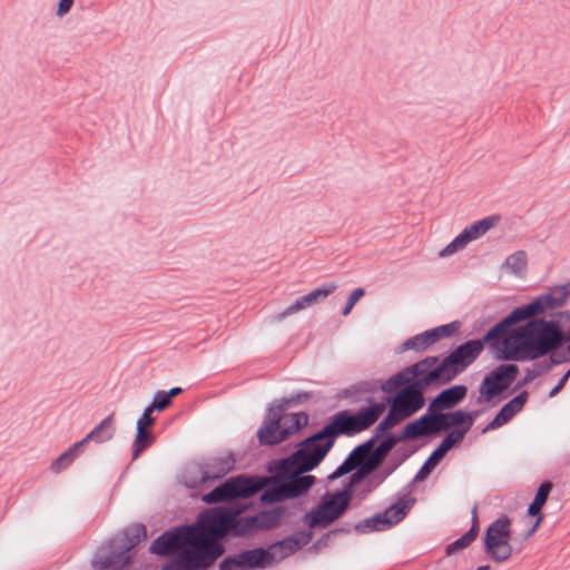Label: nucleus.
Segmentation results:
<instances>
[{
    "label": "nucleus",
    "mask_w": 570,
    "mask_h": 570,
    "mask_svg": "<svg viewBox=\"0 0 570 570\" xmlns=\"http://www.w3.org/2000/svg\"><path fill=\"white\" fill-rule=\"evenodd\" d=\"M521 338L505 315L481 337L466 340L439 355L425 358H431L430 365L449 384L481 355L485 346L501 362H532L542 357L543 352L531 350L530 344Z\"/></svg>",
    "instance_id": "nucleus-1"
},
{
    "label": "nucleus",
    "mask_w": 570,
    "mask_h": 570,
    "mask_svg": "<svg viewBox=\"0 0 570 570\" xmlns=\"http://www.w3.org/2000/svg\"><path fill=\"white\" fill-rule=\"evenodd\" d=\"M236 469V458L233 452L224 458L202 462L186 469L183 484L190 490L193 499L200 498L206 504H217L240 493L249 482V475L240 473L224 479Z\"/></svg>",
    "instance_id": "nucleus-2"
},
{
    "label": "nucleus",
    "mask_w": 570,
    "mask_h": 570,
    "mask_svg": "<svg viewBox=\"0 0 570 570\" xmlns=\"http://www.w3.org/2000/svg\"><path fill=\"white\" fill-rule=\"evenodd\" d=\"M431 358H421L404 366L381 383L385 402H392L407 417L413 416L429 403L425 393L446 385L430 365Z\"/></svg>",
    "instance_id": "nucleus-3"
},
{
    "label": "nucleus",
    "mask_w": 570,
    "mask_h": 570,
    "mask_svg": "<svg viewBox=\"0 0 570 570\" xmlns=\"http://www.w3.org/2000/svg\"><path fill=\"white\" fill-rule=\"evenodd\" d=\"M570 298V279L563 284H556L547 292L533 297L530 302L514 306L507 316L514 326L521 340L532 344H540L552 331L539 325L538 321H547L538 317L549 311L564 306Z\"/></svg>",
    "instance_id": "nucleus-4"
},
{
    "label": "nucleus",
    "mask_w": 570,
    "mask_h": 570,
    "mask_svg": "<svg viewBox=\"0 0 570 570\" xmlns=\"http://www.w3.org/2000/svg\"><path fill=\"white\" fill-rule=\"evenodd\" d=\"M335 442V436L324 422L321 429L297 442L288 444V446L295 449L294 453L279 459H272L267 463L276 470L292 472L299 476L311 475L309 472L318 468L325 460Z\"/></svg>",
    "instance_id": "nucleus-5"
},
{
    "label": "nucleus",
    "mask_w": 570,
    "mask_h": 570,
    "mask_svg": "<svg viewBox=\"0 0 570 570\" xmlns=\"http://www.w3.org/2000/svg\"><path fill=\"white\" fill-rule=\"evenodd\" d=\"M148 539L147 527L135 523L125 528L121 538H111L104 553L97 552L91 560L95 570H127L136 557L138 547Z\"/></svg>",
    "instance_id": "nucleus-6"
},
{
    "label": "nucleus",
    "mask_w": 570,
    "mask_h": 570,
    "mask_svg": "<svg viewBox=\"0 0 570 570\" xmlns=\"http://www.w3.org/2000/svg\"><path fill=\"white\" fill-rule=\"evenodd\" d=\"M265 470L269 479L258 495L257 513L266 531L282 527L293 515L287 507V499L294 497L286 483L278 480L277 470L266 463Z\"/></svg>",
    "instance_id": "nucleus-7"
},
{
    "label": "nucleus",
    "mask_w": 570,
    "mask_h": 570,
    "mask_svg": "<svg viewBox=\"0 0 570 570\" xmlns=\"http://www.w3.org/2000/svg\"><path fill=\"white\" fill-rule=\"evenodd\" d=\"M306 411L281 414L273 404H268L262 425L256 432L261 446L274 448L302 433L309 425Z\"/></svg>",
    "instance_id": "nucleus-8"
},
{
    "label": "nucleus",
    "mask_w": 570,
    "mask_h": 570,
    "mask_svg": "<svg viewBox=\"0 0 570 570\" xmlns=\"http://www.w3.org/2000/svg\"><path fill=\"white\" fill-rule=\"evenodd\" d=\"M215 540L214 537H207L196 540L193 544L187 546L188 530L184 524H176L164 530L155 538L148 548V552L158 558H174L171 561L178 562L181 558L197 547H204L208 541Z\"/></svg>",
    "instance_id": "nucleus-9"
},
{
    "label": "nucleus",
    "mask_w": 570,
    "mask_h": 570,
    "mask_svg": "<svg viewBox=\"0 0 570 570\" xmlns=\"http://www.w3.org/2000/svg\"><path fill=\"white\" fill-rule=\"evenodd\" d=\"M395 497L396 501L390 503L382 511L356 522L353 525L354 531L358 534L382 532L402 522L416 503V498L402 492H397Z\"/></svg>",
    "instance_id": "nucleus-10"
},
{
    "label": "nucleus",
    "mask_w": 570,
    "mask_h": 570,
    "mask_svg": "<svg viewBox=\"0 0 570 570\" xmlns=\"http://www.w3.org/2000/svg\"><path fill=\"white\" fill-rule=\"evenodd\" d=\"M520 373L519 366L514 363L502 362L490 372L484 374L479 386L476 403L497 405L507 395V390L514 383Z\"/></svg>",
    "instance_id": "nucleus-11"
},
{
    "label": "nucleus",
    "mask_w": 570,
    "mask_h": 570,
    "mask_svg": "<svg viewBox=\"0 0 570 570\" xmlns=\"http://www.w3.org/2000/svg\"><path fill=\"white\" fill-rule=\"evenodd\" d=\"M224 552L225 546L222 542L210 540L204 547L190 550L178 562L164 561L160 570H209Z\"/></svg>",
    "instance_id": "nucleus-12"
},
{
    "label": "nucleus",
    "mask_w": 570,
    "mask_h": 570,
    "mask_svg": "<svg viewBox=\"0 0 570 570\" xmlns=\"http://www.w3.org/2000/svg\"><path fill=\"white\" fill-rule=\"evenodd\" d=\"M313 540V532L309 530H295L291 534L282 539L263 546L265 563L268 568H273L279 561L294 556L296 552L305 548Z\"/></svg>",
    "instance_id": "nucleus-13"
},
{
    "label": "nucleus",
    "mask_w": 570,
    "mask_h": 570,
    "mask_svg": "<svg viewBox=\"0 0 570 570\" xmlns=\"http://www.w3.org/2000/svg\"><path fill=\"white\" fill-rule=\"evenodd\" d=\"M453 410H444L435 407L431 411L428 404L426 411L420 416L412 420L416 440H432L440 436L443 431L450 430Z\"/></svg>",
    "instance_id": "nucleus-14"
},
{
    "label": "nucleus",
    "mask_w": 570,
    "mask_h": 570,
    "mask_svg": "<svg viewBox=\"0 0 570 570\" xmlns=\"http://www.w3.org/2000/svg\"><path fill=\"white\" fill-rule=\"evenodd\" d=\"M539 325L552 331L549 337H546L540 344L532 342L531 350H537L546 356L549 348L547 347H562L570 338V309L552 312L549 321H538Z\"/></svg>",
    "instance_id": "nucleus-15"
},
{
    "label": "nucleus",
    "mask_w": 570,
    "mask_h": 570,
    "mask_svg": "<svg viewBox=\"0 0 570 570\" xmlns=\"http://www.w3.org/2000/svg\"><path fill=\"white\" fill-rule=\"evenodd\" d=\"M263 546L249 549H240L237 552L226 554L218 562V570H264L267 569L263 556Z\"/></svg>",
    "instance_id": "nucleus-16"
},
{
    "label": "nucleus",
    "mask_w": 570,
    "mask_h": 570,
    "mask_svg": "<svg viewBox=\"0 0 570 570\" xmlns=\"http://www.w3.org/2000/svg\"><path fill=\"white\" fill-rule=\"evenodd\" d=\"M278 480L281 483H286L288 488L294 491V497L287 499V507L289 511H305L306 498L313 487L317 483L315 475H296L292 472H284L277 470Z\"/></svg>",
    "instance_id": "nucleus-17"
},
{
    "label": "nucleus",
    "mask_w": 570,
    "mask_h": 570,
    "mask_svg": "<svg viewBox=\"0 0 570 570\" xmlns=\"http://www.w3.org/2000/svg\"><path fill=\"white\" fill-rule=\"evenodd\" d=\"M507 539H512V519L507 513H500L482 532V550L485 556L494 552Z\"/></svg>",
    "instance_id": "nucleus-18"
},
{
    "label": "nucleus",
    "mask_w": 570,
    "mask_h": 570,
    "mask_svg": "<svg viewBox=\"0 0 570 570\" xmlns=\"http://www.w3.org/2000/svg\"><path fill=\"white\" fill-rule=\"evenodd\" d=\"M372 434L376 440L375 451L377 456H383L394 449L401 442L416 440L412 421L405 423L399 432L376 424Z\"/></svg>",
    "instance_id": "nucleus-19"
},
{
    "label": "nucleus",
    "mask_w": 570,
    "mask_h": 570,
    "mask_svg": "<svg viewBox=\"0 0 570 570\" xmlns=\"http://www.w3.org/2000/svg\"><path fill=\"white\" fill-rule=\"evenodd\" d=\"M325 424L336 440L340 436L351 438L366 431L354 409H343L335 412L326 419Z\"/></svg>",
    "instance_id": "nucleus-20"
},
{
    "label": "nucleus",
    "mask_w": 570,
    "mask_h": 570,
    "mask_svg": "<svg viewBox=\"0 0 570 570\" xmlns=\"http://www.w3.org/2000/svg\"><path fill=\"white\" fill-rule=\"evenodd\" d=\"M529 400V392L527 390L520 391L507 403H504L481 430V434L500 429L508 424L512 419L520 413Z\"/></svg>",
    "instance_id": "nucleus-21"
},
{
    "label": "nucleus",
    "mask_w": 570,
    "mask_h": 570,
    "mask_svg": "<svg viewBox=\"0 0 570 570\" xmlns=\"http://www.w3.org/2000/svg\"><path fill=\"white\" fill-rule=\"evenodd\" d=\"M337 288L334 282L322 284L308 293L298 296L292 304H289L283 312L275 315L276 321H283L287 316L297 313L306 307H309L318 302L324 301Z\"/></svg>",
    "instance_id": "nucleus-22"
},
{
    "label": "nucleus",
    "mask_w": 570,
    "mask_h": 570,
    "mask_svg": "<svg viewBox=\"0 0 570 570\" xmlns=\"http://www.w3.org/2000/svg\"><path fill=\"white\" fill-rule=\"evenodd\" d=\"M227 524L235 538L248 539L261 531H266L256 510L252 514L232 515Z\"/></svg>",
    "instance_id": "nucleus-23"
},
{
    "label": "nucleus",
    "mask_w": 570,
    "mask_h": 570,
    "mask_svg": "<svg viewBox=\"0 0 570 570\" xmlns=\"http://www.w3.org/2000/svg\"><path fill=\"white\" fill-rule=\"evenodd\" d=\"M468 394V387L464 384H454L441 390L436 395L429 397L431 411L435 407L452 410L460 404Z\"/></svg>",
    "instance_id": "nucleus-24"
},
{
    "label": "nucleus",
    "mask_w": 570,
    "mask_h": 570,
    "mask_svg": "<svg viewBox=\"0 0 570 570\" xmlns=\"http://www.w3.org/2000/svg\"><path fill=\"white\" fill-rule=\"evenodd\" d=\"M383 380H366L360 381L355 384H351L347 387L338 390L334 394V399L337 401L348 400L350 404H355L364 401L363 394L375 393L377 389L381 390V383Z\"/></svg>",
    "instance_id": "nucleus-25"
},
{
    "label": "nucleus",
    "mask_w": 570,
    "mask_h": 570,
    "mask_svg": "<svg viewBox=\"0 0 570 570\" xmlns=\"http://www.w3.org/2000/svg\"><path fill=\"white\" fill-rule=\"evenodd\" d=\"M301 520L304 525L303 530H309L313 532V535L315 530H323L335 522V519L325 510V507L320 501L305 511Z\"/></svg>",
    "instance_id": "nucleus-26"
},
{
    "label": "nucleus",
    "mask_w": 570,
    "mask_h": 570,
    "mask_svg": "<svg viewBox=\"0 0 570 570\" xmlns=\"http://www.w3.org/2000/svg\"><path fill=\"white\" fill-rule=\"evenodd\" d=\"M320 502L335 521L341 519L352 508L348 497L338 489H334L333 491L326 490L321 497Z\"/></svg>",
    "instance_id": "nucleus-27"
},
{
    "label": "nucleus",
    "mask_w": 570,
    "mask_h": 570,
    "mask_svg": "<svg viewBox=\"0 0 570 570\" xmlns=\"http://www.w3.org/2000/svg\"><path fill=\"white\" fill-rule=\"evenodd\" d=\"M364 402L365 403L358 409H355L354 412L365 429L368 430L383 414L384 403L377 401L373 395L365 396Z\"/></svg>",
    "instance_id": "nucleus-28"
},
{
    "label": "nucleus",
    "mask_w": 570,
    "mask_h": 570,
    "mask_svg": "<svg viewBox=\"0 0 570 570\" xmlns=\"http://www.w3.org/2000/svg\"><path fill=\"white\" fill-rule=\"evenodd\" d=\"M116 433L115 425V413L107 415L102 419L97 425L94 426L83 438L82 440L88 445L90 442H95L97 444H102L105 442L110 441Z\"/></svg>",
    "instance_id": "nucleus-29"
},
{
    "label": "nucleus",
    "mask_w": 570,
    "mask_h": 570,
    "mask_svg": "<svg viewBox=\"0 0 570 570\" xmlns=\"http://www.w3.org/2000/svg\"><path fill=\"white\" fill-rule=\"evenodd\" d=\"M501 220L500 214H492L481 219L474 220L462 229L469 243L481 238L489 230L494 228Z\"/></svg>",
    "instance_id": "nucleus-30"
},
{
    "label": "nucleus",
    "mask_w": 570,
    "mask_h": 570,
    "mask_svg": "<svg viewBox=\"0 0 570 570\" xmlns=\"http://www.w3.org/2000/svg\"><path fill=\"white\" fill-rule=\"evenodd\" d=\"M87 444L81 439L72 443L69 448L62 451L50 464V470L53 473H60L62 470L70 466L73 461L79 458L86 450Z\"/></svg>",
    "instance_id": "nucleus-31"
},
{
    "label": "nucleus",
    "mask_w": 570,
    "mask_h": 570,
    "mask_svg": "<svg viewBox=\"0 0 570 570\" xmlns=\"http://www.w3.org/2000/svg\"><path fill=\"white\" fill-rule=\"evenodd\" d=\"M315 393L313 391L296 390L289 396L273 400L271 404L275 406V410H278L279 416L281 414H285L287 409L298 406L311 401Z\"/></svg>",
    "instance_id": "nucleus-32"
},
{
    "label": "nucleus",
    "mask_w": 570,
    "mask_h": 570,
    "mask_svg": "<svg viewBox=\"0 0 570 570\" xmlns=\"http://www.w3.org/2000/svg\"><path fill=\"white\" fill-rule=\"evenodd\" d=\"M382 456H377L373 462L365 468L363 479L370 482L372 488L381 485L392 473L385 464H383Z\"/></svg>",
    "instance_id": "nucleus-33"
},
{
    "label": "nucleus",
    "mask_w": 570,
    "mask_h": 570,
    "mask_svg": "<svg viewBox=\"0 0 570 570\" xmlns=\"http://www.w3.org/2000/svg\"><path fill=\"white\" fill-rule=\"evenodd\" d=\"M553 367L556 366L549 356L547 360L535 363L532 368H525L524 375L515 383L513 391L521 390L524 385L532 383L538 376L549 373Z\"/></svg>",
    "instance_id": "nucleus-34"
},
{
    "label": "nucleus",
    "mask_w": 570,
    "mask_h": 570,
    "mask_svg": "<svg viewBox=\"0 0 570 570\" xmlns=\"http://www.w3.org/2000/svg\"><path fill=\"white\" fill-rule=\"evenodd\" d=\"M419 444H407L399 446L387 459L385 465L393 474L405 461L420 450Z\"/></svg>",
    "instance_id": "nucleus-35"
},
{
    "label": "nucleus",
    "mask_w": 570,
    "mask_h": 570,
    "mask_svg": "<svg viewBox=\"0 0 570 570\" xmlns=\"http://www.w3.org/2000/svg\"><path fill=\"white\" fill-rule=\"evenodd\" d=\"M156 441V436L145 428H136L131 443V460H137Z\"/></svg>",
    "instance_id": "nucleus-36"
},
{
    "label": "nucleus",
    "mask_w": 570,
    "mask_h": 570,
    "mask_svg": "<svg viewBox=\"0 0 570 570\" xmlns=\"http://www.w3.org/2000/svg\"><path fill=\"white\" fill-rule=\"evenodd\" d=\"M445 456L446 453L436 444V446L432 450V452L419 468L417 479L422 476L428 479Z\"/></svg>",
    "instance_id": "nucleus-37"
},
{
    "label": "nucleus",
    "mask_w": 570,
    "mask_h": 570,
    "mask_svg": "<svg viewBox=\"0 0 570 570\" xmlns=\"http://www.w3.org/2000/svg\"><path fill=\"white\" fill-rule=\"evenodd\" d=\"M461 325V322L455 320L450 323L429 328L433 344L440 342L441 340L456 336L460 333Z\"/></svg>",
    "instance_id": "nucleus-38"
},
{
    "label": "nucleus",
    "mask_w": 570,
    "mask_h": 570,
    "mask_svg": "<svg viewBox=\"0 0 570 570\" xmlns=\"http://www.w3.org/2000/svg\"><path fill=\"white\" fill-rule=\"evenodd\" d=\"M383 403H384V406L387 405L389 409H387L386 413L382 416L381 421L377 424L393 430L394 426L399 425L401 422H403V421L409 419L392 402H385L384 401Z\"/></svg>",
    "instance_id": "nucleus-39"
},
{
    "label": "nucleus",
    "mask_w": 570,
    "mask_h": 570,
    "mask_svg": "<svg viewBox=\"0 0 570 570\" xmlns=\"http://www.w3.org/2000/svg\"><path fill=\"white\" fill-rule=\"evenodd\" d=\"M504 265L514 274L521 275L528 266V255L525 250H517L509 255Z\"/></svg>",
    "instance_id": "nucleus-40"
},
{
    "label": "nucleus",
    "mask_w": 570,
    "mask_h": 570,
    "mask_svg": "<svg viewBox=\"0 0 570 570\" xmlns=\"http://www.w3.org/2000/svg\"><path fill=\"white\" fill-rule=\"evenodd\" d=\"M444 436L443 439L438 443V445L448 454L451 449L459 446L464 438L465 434L460 432L456 429L450 428V430L443 431Z\"/></svg>",
    "instance_id": "nucleus-41"
},
{
    "label": "nucleus",
    "mask_w": 570,
    "mask_h": 570,
    "mask_svg": "<svg viewBox=\"0 0 570 570\" xmlns=\"http://www.w3.org/2000/svg\"><path fill=\"white\" fill-rule=\"evenodd\" d=\"M475 537L472 535V533H469L465 531L462 533L458 539L454 541L448 543L444 549V553L446 557L454 556L459 553L460 551L466 549L471 546L473 541H475Z\"/></svg>",
    "instance_id": "nucleus-42"
},
{
    "label": "nucleus",
    "mask_w": 570,
    "mask_h": 570,
    "mask_svg": "<svg viewBox=\"0 0 570 570\" xmlns=\"http://www.w3.org/2000/svg\"><path fill=\"white\" fill-rule=\"evenodd\" d=\"M469 242L466 240V237L462 233V230L446 245L444 246L440 252L439 256L444 258L449 257L462 249H464L468 246Z\"/></svg>",
    "instance_id": "nucleus-43"
},
{
    "label": "nucleus",
    "mask_w": 570,
    "mask_h": 570,
    "mask_svg": "<svg viewBox=\"0 0 570 570\" xmlns=\"http://www.w3.org/2000/svg\"><path fill=\"white\" fill-rule=\"evenodd\" d=\"M553 489V483L550 480H543L540 482L539 487L534 492V497L532 498V503L538 504L539 508L543 510L544 505L548 502L549 495Z\"/></svg>",
    "instance_id": "nucleus-44"
},
{
    "label": "nucleus",
    "mask_w": 570,
    "mask_h": 570,
    "mask_svg": "<svg viewBox=\"0 0 570 570\" xmlns=\"http://www.w3.org/2000/svg\"><path fill=\"white\" fill-rule=\"evenodd\" d=\"M511 540L512 539H507L502 546H499L495 550V553L494 552H490V554H488L487 557L493 561L494 563H502V562H505L508 561L514 549L511 544Z\"/></svg>",
    "instance_id": "nucleus-45"
},
{
    "label": "nucleus",
    "mask_w": 570,
    "mask_h": 570,
    "mask_svg": "<svg viewBox=\"0 0 570 570\" xmlns=\"http://www.w3.org/2000/svg\"><path fill=\"white\" fill-rule=\"evenodd\" d=\"M566 344L567 347L561 351H558L561 347H548L549 351L547 352L546 355L550 356L554 366L570 363V338L568 340V342H566Z\"/></svg>",
    "instance_id": "nucleus-46"
},
{
    "label": "nucleus",
    "mask_w": 570,
    "mask_h": 570,
    "mask_svg": "<svg viewBox=\"0 0 570 570\" xmlns=\"http://www.w3.org/2000/svg\"><path fill=\"white\" fill-rule=\"evenodd\" d=\"M413 351L415 353H422L430 348L433 344L432 336L429 330H425L419 334L412 336Z\"/></svg>",
    "instance_id": "nucleus-47"
},
{
    "label": "nucleus",
    "mask_w": 570,
    "mask_h": 570,
    "mask_svg": "<svg viewBox=\"0 0 570 570\" xmlns=\"http://www.w3.org/2000/svg\"><path fill=\"white\" fill-rule=\"evenodd\" d=\"M171 405L167 394L164 390H158L154 393L151 402L148 404V411L163 412Z\"/></svg>",
    "instance_id": "nucleus-48"
},
{
    "label": "nucleus",
    "mask_w": 570,
    "mask_h": 570,
    "mask_svg": "<svg viewBox=\"0 0 570 570\" xmlns=\"http://www.w3.org/2000/svg\"><path fill=\"white\" fill-rule=\"evenodd\" d=\"M366 294V291L364 287H355L347 296L344 306L341 309V314L343 316H347L351 314L354 306L357 304V302L364 297Z\"/></svg>",
    "instance_id": "nucleus-49"
},
{
    "label": "nucleus",
    "mask_w": 570,
    "mask_h": 570,
    "mask_svg": "<svg viewBox=\"0 0 570 570\" xmlns=\"http://www.w3.org/2000/svg\"><path fill=\"white\" fill-rule=\"evenodd\" d=\"M453 413L454 414L452 415L451 428L456 429L466 435V433L472 428L471 423H469V420L466 419L465 414L462 412L461 409L453 410Z\"/></svg>",
    "instance_id": "nucleus-50"
},
{
    "label": "nucleus",
    "mask_w": 570,
    "mask_h": 570,
    "mask_svg": "<svg viewBox=\"0 0 570 570\" xmlns=\"http://www.w3.org/2000/svg\"><path fill=\"white\" fill-rule=\"evenodd\" d=\"M361 483H362V478L356 474H352V475L346 476L342 481V487L337 488V489L341 490L342 492H344L346 494V497H348V499L352 501L353 493L355 492V490L357 489V487Z\"/></svg>",
    "instance_id": "nucleus-51"
},
{
    "label": "nucleus",
    "mask_w": 570,
    "mask_h": 570,
    "mask_svg": "<svg viewBox=\"0 0 570 570\" xmlns=\"http://www.w3.org/2000/svg\"><path fill=\"white\" fill-rule=\"evenodd\" d=\"M357 459L358 461H367V460H375L376 456L373 455V453L365 448L363 443L357 444L353 448V450L348 453L346 460L348 459Z\"/></svg>",
    "instance_id": "nucleus-52"
},
{
    "label": "nucleus",
    "mask_w": 570,
    "mask_h": 570,
    "mask_svg": "<svg viewBox=\"0 0 570 570\" xmlns=\"http://www.w3.org/2000/svg\"><path fill=\"white\" fill-rule=\"evenodd\" d=\"M357 459L358 461H367V460H375L376 456L373 455V453L365 448L363 443L357 444L353 448V450L348 453L346 460L348 459Z\"/></svg>",
    "instance_id": "nucleus-53"
},
{
    "label": "nucleus",
    "mask_w": 570,
    "mask_h": 570,
    "mask_svg": "<svg viewBox=\"0 0 570 570\" xmlns=\"http://www.w3.org/2000/svg\"><path fill=\"white\" fill-rule=\"evenodd\" d=\"M330 538V533L324 532L307 548V552L311 554H315L323 548H326L328 546Z\"/></svg>",
    "instance_id": "nucleus-54"
},
{
    "label": "nucleus",
    "mask_w": 570,
    "mask_h": 570,
    "mask_svg": "<svg viewBox=\"0 0 570 570\" xmlns=\"http://www.w3.org/2000/svg\"><path fill=\"white\" fill-rule=\"evenodd\" d=\"M154 411H148V405L145 407L142 414L138 417L136 422V428H145L148 425H153L156 421V417L151 415Z\"/></svg>",
    "instance_id": "nucleus-55"
},
{
    "label": "nucleus",
    "mask_w": 570,
    "mask_h": 570,
    "mask_svg": "<svg viewBox=\"0 0 570 570\" xmlns=\"http://www.w3.org/2000/svg\"><path fill=\"white\" fill-rule=\"evenodd\" d=\"M569 375L564 372L558 380V382L551 387V390L548 393V397L552 399L557 396L567 385L569 381Z\"/></svg>",
    "instance_id": "nucleus-56"
},
{
    "label": "nucleus",
    "mask_w": 570,
    "mask_h": 570,
    "mask_svg": "<svg viewBox=\"0 0 570 570\" xmlns=\"http://www.w3.org/2000/svg\"><path fill=\"white\" fill-rule=\"evenodd\" d=\"M75 0H58L56 16L63 18L72 8Z\"/></svg>",
    "instance_id": "nucleus-57"
},
{
    "label": "nucleus",
    "mask_w": 570,
    "mask_h": 570,
    "mask_svg": "<svg viewBox=\"0 0 570 570\" xmlns=\"http://www.w3.org/2000/svg\"><path fill=\"white\" fill-rule=\"evenodd\" d=\"M462 412L465 414L466 419L469 420V423L473 426L476 419L482 415L485 411L484 407L478 409V410H468L466 407H460Z\"/></svg>",
    "instance_id": "nucleus-58"
},
{
    "label": "nucleus",
    "mask_w": 570,
    "mask_h": 570,
    "mask_svg": "<svg viewBox=\"0 0 570 570\" xmlns=\"http://www.w3.org/2000/svg\"><path fill=\"white\" fill-rule=\"evenodd\" d=\"M352 531V527L348 522H344L341 525H337L335 528H332L327 530L326 532L330 533V537L337 535V534H350Z\"/></svg>",
    "instance_id": "nucleus-59"
},
{
    "label": "nucleus",
    "mask_w": 570,
    "mask_h": 570,
    "mask_svg": "<svg viewBox=\"0 0 570 570\" xmlns=\"http://www.w3.org/2000/svg\"><path fill=\"white\" fill-rule=\"evenodd\" d=\"M364 482H365L364 487L361 488L360 491L357 492L358 501L365 500L368 497V494L376 489V488H372V485H370V482H367V481H364Z\"/></svg>",
    "instance_id": "nucleus-60"
},
{
    "label": "nucleus",
    "mask_w": 570,
    "mask_h": 570,
    "mask_svg": "<svg viewBox=\"0 0 570 570\" xmlns=\"http://www.w3.org/2000/svg\"><path fill=\"white\" fill-rule=\"evenodd\" d=\"M407 351H413V343H412V336L406 338L404 342H402L396 348H395V353L396 354H402V353H405Z\"/></svg>",
    "instance_id": "nucleus-61"
},
{
    "label": "nucleus",
    "mask_w": 570,
    "mask_h": 570,
    "mask_svg": "<svg viewBox=\"0 0 570 570\" xmlns=\"http://www.w3.org/2000/svg\"><path fill=\"white\" fill-rule=\"evenodd\" d=\"M469 533H472L473 537L478 538L480 533V520L479 517H471L470 528L466 530Z\"/></svg>",
    "instance_id": "nucleus-62"
},
{
    "label": "nucleus",
    "mask_w": 570,
    "mask_h": 570,
    "mask_svg": "<svg viewBox=\"0 0 570 570\" xmlns=\"http://www.w3.org/2000/svg\"><path fill=\"white\" fill-rule=\"evenodd\" d=\"M542 509L538 507V504H534L532 502H530L527 507V511H525V514H524V518H530V519H533L534 517H537V514L539 513V511H541Z\"/></svg>",
    "instance_id": "nucleus-63"
},
{
    "label": "nucleus",
    "mask_w": 570,
    "mask_h": 570,
    "mask_svg": "<svg viewBox=\"0 0 570 570\" xmlns=\"http://www.w3.org/2000/svg\"><path fill=\"white\" fill-rule=\"evenodd\" d=\"M544 519H546V514H544L543 510L539 511L537 517L533 518V521L531 524L534 528V530H539L542 527Z\"/></svg>",
    "instance_id": "nucleus-64"
}]
</instances>
